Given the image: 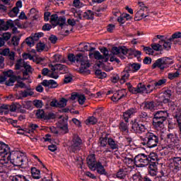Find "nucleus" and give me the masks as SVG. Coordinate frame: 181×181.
Returning a JSON list of instances; mask_svg holds the SVG:
<instances>
[{"label": "nucleus", "instance_id": "nucleus-57", "mask_svg": "<svg viewBox=\"0 0 181 181\" xmlns=\"http://www.w3.org/2000/svg\"><path fill=\"white\" fill-rule=\"evenodd\" d=\"M124 162L127 165H135V157L134 159L126 157L124 158Z\"/></svg>", "mask_w": 181, "mask_h": 181}, {"label": "nucleus", "instance_id": "nucleus-50", "mask_svg": "<svg viewBox=\"0 0 181 181\" xmlns=\"http://www.w3.org/2000/svg\"><path fill=\"white\" fill-rule=\"evenodd\" d=\"M166 79H160L157 82H153L154 87H160V86L166 84Z\"/></svg>", "mask_w": 181, "mask_h": 181}, {"label": "nucleus", "instance_id": "nucleus-20", "mask_svg": "<svg viewBox=\"0 0 181 181\" xmlns=\"http://www.w3.org/2000/svg\"><path fill=\"white\" fill-rule=\"evenodd\" d=\"M148 118L149 117L148 116V113H146V112H140L134 121H137L139 122H147Z\"/></svg>", "mask_w": 181, "mask_h": 181}, {"label": "nucleus", "instance_id": "nucleus-24", "mask_svg": "<svg viewBox=\"0 0 181 181\" xmlns=\"http://www.w3.org/2000/svg\"><path fill=\"white\" fill-rule=\"evenodd\" d=\"M29 176L28 175H23L21 174L16 175L13 176L11 180L12 181H29Z\"/></svg>", "mask_w": 181, "mask_h": 181}, {"label": "nucleus", "instance_id": "nucleus-59", "mask_svg": "<svg viewBox=\"0 0 181 181\" xmlns=\"http://www.w3.org/2000/svg\"><path fill=\"white\" fill-rule=\"evenodd\" d=\"M100 146H103V148H105L107 146V143L108 144V138L105 137V138H100Z\"/></svg>", "mask_w": 181, "mask_h": 181}, {"label": "nucleus", "instance_id": "nucleus-38", "mask_svg": "<svg viewBox=\"0 0 181 181\" xmlns=\"http://www.w3.org/2000/svg\"><path fill=\"white\" fill-rule=\"evenodd\" d=\"M172 40H170V38H169L167 40H164V43L163 45V49H165V50H170L172 48Z\"/></svg>", "mask_w": 181, "mask_h": 181}, {"label": "nucleus", "instance_id": "nucleus-11", "mask_svg": "<svg viewBox=\"0 0 181 181\" xmlns=\"http://www.w3.org/2000/svg\"><path fill=\"white\" fill-rule=\"evenodd\" d=\"M148 12L149 9L148 6H143V8H140V9L136 13L134 16V21H141L144 18H146L148 15H145L144 12Z\"/></svg>", "mask_w": 181, "mask_h": 181}, {"label": "nucleus", "instance_id": "nucleus-44", "mask_svg": "<svg viewBox=\"0 0 181 181\" xmlns=\"http://www.w3.org/2000/svg\"><path fill=\"white\" fill-rule=\"evenodd\" d=\"M58 108H64L67 105V99L62 98L57 103Z\"/></svg>", "mask_w": 181, "mask_h": 181}, {"label": "nucleus", "instance_id": "nucleus-63", "mask_svg": "<svg viewBox=\"0 0 181 181\" xmlns=\"http://www.w3.org/2000/svg\"><path fill=\"white\" fill-rule=\"evenodd\" d=\"M51 29H52V25L49 23H45L43 25L42 30H43L44 32H49V30H50Z\"/></svg>", "mask_w": 181, "mask_h": 181}, {"label": "nucleus", "instance_id": "nucleus-19", "mask_svg": "<svg viewBox=\"0 0 181 181\" xmlns=\"http://www.w3.org/2000/svg\"><path fill=\"white\" fill-rule=\"evenodd\" d=\"M173 171L175 173L179 172L181 169V157H174L173 158Z\"/></svg>", "mask_w": 181, "mask_h": 181}, {"label": "nucleus", "instance_id": "nucleus-27", "mask_svg": "<svg viewBox=\"0 0 181 181\" xmlns=\"http://www.w3.org/2000/svg\"><path fill=\"white\" fill-rule=\"evenodd\" d=\"M167 119H153V125L155 128H162L163 127V122Z\"/></svg>", "mask_w": 181, "mask_h": 181}, {"label": "nucleus", "instance_id": "nucleus-47", "mask_svg": "<svg viewBox=\"0 0 181 181\" xmlns=\"http://www.w3.org/2000/svg\"><path fill=\"white\" fill-rule=\"evenodd\" d=\"M15 24L13 23V21L12 20H8L6 21L4 25V30H8L9 28H14Z\"/></svg>", "mask_w": 181, "mask_h": 181}, {"label": "nucleus", "instance_id": "nucleus-17", "mask_svg": "<svg viewBox=\"0 0 181 181\" xmlns=\"http://www.w3.org/2000/svg\"><path fill=\"white\" fill-rule=\"evenodd\" d=\"M139 69H141V64L139 63L128 64L125 67L126 71H129L130 73H136Z\"/></svg>", "mask_w": 181, "mask_h": 181}, {"label": "nucleus", "instance_id": "nucleus-43", "mask_svg": "<svg viewBox=\"0 0 181 181\" xmlns=\"http://www.w3.org/2000/svg\"><path fill=\"white\" fill-rule=\"evenodd\" d=\"M180 76V72L179 71H176L175 73H168V78L169 80H175V78H177Z\"/></svg>", "mask_w": 181, "mask_h": 181}, {"label": "nucleus", "instance_id": "nucleus-60", "mask_svg": "<svg viewBox=\"0 0 181 181\" xmlns=\"http://www.w3.org/2000/svg\"><path fill=\"white\" fill-rule=\"evenodd\" d=\"M19 40H21L19 37L14 36L11 39V43L14 46H18L19 45Z\"/></svg>", "mask_w": 181, "mask_h": 181}, {"label": "nucleus", "instance_id": "nucleus-51", "mask_svg": "<svg viewBox=\"0 0 181 181\" xmlns=\"http://www.w3.org/2000/svg\"><path fill=\"white\" fill-rule=\"evenodd\" d=\"M155 85L153 84V82L152 83V85L148 84L147 85V86H146V94H151V93H152L153 91V89L155 88Z\"/></svg>", "mask_w": 181, "mask_h": 181}, {"label": "nucleus", "instance_id": "nucleus-32", "mask_svg": "<svg viewBox=\"0 0 181 181\" xmlns=\"http://www.w3.org/2000/svg\"><path fill=\"white\" fill-rule=\"evenodd\" d=\"M98 122V119L94 116H90L85 121L86 125H95Z\"/></svg>", "mask_w": 181, "mask_h": 181}, {"label": "nucleus", "instance_id": "nucleus-34", "mask_svg": "<svg viewBox=\"0 0 181 181\" xmlns=\"http://www.w3.org/2000/svg\"><path fill=\"white\" fill-rule=\"evenodd\" d=\"M153 114L158 115V117H161V118H164L165 119H168V117H169V113H168V111L166 110L157 111Z\"/></svg>", "mask_w": 181, "mask_h": 181}, {"label": "nucleus", "instance_id": "nucleus-36", "mask_svg": "<svg viewBox=\"0 0 181 181\" xmlns=\"http://www.w3.org/2000/svg\"><path fill=\"white\" fill-rule=\"evenodd\" d=\"M93 56L96 60H103V59H104V56L102 55L99 51H95L94 53L89 54V57H93Z\"/></svg>", "mask_w": 181, "mask_h": 181}, {"label": "nucleus", "instance_id": "nucleus-29", "mask_svg": "<svg viewBox=\"0 0 181 181\" xmlns=\"http://www.w3.org/2000/svg\"><path fill=\"white\" fill-rule=\"evenodd\" d=\"M148 156V165H153V163H156L158 160V156L155 153H151Z\"/></svg>", "mask_w": 181, "mask_h": 181}, {"label": "nucleus", "instance_id": "nucleus-54", "mask_svg": "<svg viewBox=\"0 0 181 181\" xmlns=\"http://www.w3.org/2000/svg\"><path fill=\"white\" fill-rule=\"evenodd\" d=\"M131 181H142V176L139 173L133 175Z\"/></svg>", "mask_w": 181, "mask_h": 181}, {"label": "nucleus", "instance_id": "nucleus-4", "mask_svg": "<svg viewBox=\"0 0 181 181\" xmlns=\"http://www.w3.org/2000/svg\"><path fill=\"white\" fill-rule=\"evenodd\" d=\"M170 64H172V62L170 58L162 57L156 60L155 63L153 64L151 69H153L158 67L160 70H165V69H168Z\"/></svg>", "mask_w": 181, "mask_h": 181}, {"label": "nucleus", "instance_id": "nucleus-16", "mask_svg": "<svg viewBox=\"0 0 181 181\" xmlns=\"http://www.w3.org/2000/svg\"><path fill=\"white\" fill-rule=\"evenodd\" d=\"M42 86L44 87H48V88H57L59 87V84H57V82L53 79L50 80H46L45 79L41 83Z\"/></svg>", "mask_w": 181, "mask_h": 181}, {"label": "nucleus", "instance_id": "nucleus-37", "mask_svg": "<svg viewBox=\"0 0 181 181\" xmlns=\"http://www.w3.org/2000/svg\"><path fill=\"white\" fill-rule=\"evenodd\" d=\"M137 89L139 93H142V94H146V86L145 84L140 83L137 85Z\"/></svg>", "mask_w": 181, "mask_h": 181}, {"label": "nucleus", "instance_id": "nucleus-2", "mask_svg": "<svg viewBox=\"0 0 181 181\" xmlns=\"http://www.w3.org/2000/svg\"><path fill=\"white\" fill-rule=\"evenodd\" d=\"M83 54H78L74 55V54H68V60L71 62V63H81V67L79 68L80 73H88L90 74V70H88V67H90V64L86 63L83 61Z\"/></svg>", "mask_w": 181, "mask_h": 181}, {"label": "nucleus", "instance_id": "nucleus-58", "mask_svg": "<svg viewBox=\"0 0 181 181\" xmlns=\"http://www.w3.org/2000/svg\"><path fill=\"white\" fill-rule=\"evenodd\" d=\"M78 103L83 105L86 103V96L84 95H78Z\"/></svg>", "mask_w": 181, "mask_h": 181}, {"label": "nucleus", "instance_id": "nucleus-13", "mask_svg": "<svg viewBox=\"0 0 181 181\" xmlns=\"http://www.w3.org/2000/svg\"><path fill=\"white\" fill-rule=\"evenodd\" d=\"M68 120V117H64L59 121V128L61 129V131H62L63 134H69V124L67 123Z\"/></svg>", "mask_w": 181, "mask_h": 181}, {"label": "nucleus", "instance_id": "nucleus-23", "mask_svg": "<svg viewBox=\"0 0 181 181\" xmlns=\"http://www.w3.org/2000/svg\"><path fill=\"white\" fill-rule=\"evenodd\" d=\"M148 173L149 175L153 177L158 175V166L156 165V163H153V164L149 165Z\"/></svg>", "mask_w": 181, "mask_h": 181}, {"label": "nucleus", "instance_id": "nucleus-42", "mask_svg": "<svg viewBox=\"0 0 181 181\" xmlns=\"http://www.w3.org/2000/svg\"><path fill=\"white\" fill-rule=\"evenodd\" d=\"M37 128H39V126L37 124L30 123L28 125V132H27L28 134H33V132L36 131Z\"/></svg>", "mask_w": 181, "mask_h": 181}, {"label": "nucleus", "instance_id": "nucleus-35", "mask_svg": "<svg viewBox=\"0 0 181 181\" xmlns=\"http://www.w3.org/2000/svg\"><path fill=\"white\" fill-rule=\"evenodd\" d=\"M18 80V76H13L11 77H10V78L6 81L5 82V84L8 86V87H11L12 86H13V83Z\"/></svg>", "mask_w": 181, "mask_h": 181}, {"label": "nucleus", "instance_id": "nucleus-61", "mask_svg": "<svg viewBox=\"0 0 181 181\" xmlns=\"http://www.w3.org/2000/svg\"><path fill=\"white\" fill-rule=\"evenodd\" d=\"M143 50L146 53V54H153V49L152 48H151L150 47L145 46H143Z\"/></svg>", "mask_w": 181, "mask_h": 181}, {"label": "nucleus", "instance_id": "nucleus-55", "mask_svg": "<svg viewBox=\"0 0 181 181\" xmlns=\"http://www.w3.org/2000/svg\"><path fill=\"white\" fill-rule=\"evenodd\" d=\"M33 105L36 108H42L43 107V102L40 100H35L33 101Z\"/></svg>", "mask_w": 181, "mask_h": 181}, {"label": "nucleus", "instance_id": "nucleus-25", "mask_svg": "<svg viewBox=\"0 0 181 181\" xmlns=\"http://www.w3.org/2000/svg\"><path fill=\"white\" fill-rule=\"evenodd\" d=\"M128 175V168H121L117 173L118 179H124Z\"/></svg>", "mask_w": 181, "mask_h": 181}, {"label": "nucleus", "instance_id": "nucleus-48", "mask_svg": "<svg viewBox=\"0 0 181 181\" xmlns=\"http://www.w3.org/2000/svg\"><path fill=\"white\" fill-rule=\"evenodd\" d=\"M168 106V108H170V110L173 111V110H176V107H177V102L170 100Z\"/></svg>", "mask_w": 181, "mask_h": 181}, {"label": "nucleus", "instance_id": "nucleus-15", "mask_svg": "<svg viewBox=\"0 0 181 181\" xmlns=\"http://www.w3.org/2000/svg\"><path fill=\"white\" fill-rule=\"evenodd\" d=\"M11 150L9 146L5 143L0 141V156H6V155H10Z\"/></svg>", "mask_w": 181, "mask_h": 181}, {"label": "nucleus", "instance_id": "nucleus-45", "mask_svg": "<svg viewBox=\"0 0 181 181\" xmlns=\"http://www.w3.org/2000/svg\"><path fill=\"white\" fill-rule=\"evenodd\" d=\"M35 115H36L37 118H38L40 119H45V117L46 115H45V111L43 110L39 109L38 110H37Z\"/></svg>", "mask_w": 181, "mask_h": 181}, {"label": "nucleus", "instance_id": "nucleus-6", "mask_svg": "<svg viewBox=\"0 0 181 181\" xmlns=\"http://www.w3.org/2000/svg\"><path fill=\"white\" fill-rule=\"evenodd\" d=\"M134 163L136 168H145L149 165V156L145 153H139L135 156Z\"/></svg>", "mask_w": 181, "mask_h": 181}, {"label": "nucleus", "instance_id": "nucleus-46", "mask_svg": "<svg viewBox=\"0 0 181 181\" xmlns=\"http://www.w3.org/2000/svg\"><path fill=\"white\" fill-rule=\"evenodd\" d=\"M151 49L156 52H162V50H163V47L160 46V44L153 43L151 44Z\"/></svg>", "mask_w": 181, "mask_h": 181}, {"label": "nucleus", "instance_id": "nucleus-26", "mask_svg": "<svg viewBox=\"0 0 181 181\" xmlns=\"http://www.w3.org/2000/svg\"><path fill=\"white\" fill-rule=\"evenodd\" d=\"M107 144L109 145L110 149H118L119 146H118V141L114 140V139L110 137L107 138Z\"/></svg>", "mask_w": 181, "mask_h": 181}, {"label": "nucleus", "instance_id": "nucleus-39", "mask_svg": "<svg viewBox=\"0 0 181 181\" xmlns=\"http://www.w3.org/2000/svg\"><path fill=\"white\" fill-rule=\"evenodd\" d=\"M144 108H146V110H150V111H152L153 110H156L155 109V102H153V101L146 102L144 103Z\"/></svg>", "mask_w": 181, "mask_h": 181}, {"label": "nucleus", "instance_id": "nucleus-10", "mask_svg": "<svg viewBox=\"0 0 181 181\" xmlns=\"http://www.w3.org/2000/svg\"><path fill=\"white\" fill-rule=\"evenodd\" d=\"M86 163L90 170H95V166H97V160L95 159V154H90L86 158Z\"/></svg>", "mask_w": 181, "mask_h": 181}, {"label": "nucleus", "instance_id": "nucleus-53", "mask_svg": "<svg viewBox=\"0 0 181 181\" xmlns=\"http://www.w3.org/2000/svg\"><path fill=\"white\" fill-rule=\"evenodd\" d=\"M33 94H35L33 91H30V92H28L26 90L21 91V95H22L23 98H26V97L29 95H33Z\"/></svg>", "mask_w": 181, "mask_h": 181}, {"label": "nucleus", "instance_id": "nucleus-3", "mask_svg": "<svg viewBox=\"0 0 181 181\" xmlns=\"http://www.w3.org/2000/svg\"><path fill=\"white\" fill-rule=\"evenodd\" d=\"M8 159H10L11 163L14 166H23L28 160L26 156L22 155L18 151H13L10 153Z\"/></svg>", "mask_w": 181, "mask_h": 181}, {"label": "nucleus", "instance_id": "nucleus-64", "mask_svg": "<svg viewBox=\"0 0 181 181\" xmlns=\"http://www.w3.org/2000/svg\"><path fill=\"white\" fill-rule=\"evenodd\" d=\"M56 118V115L54 113H48L47 115H45L44 119H54Z\"/></svg>", "mask_w": 181, "mask_h": 181}, {"label": "nucleus", "instance_id": "nucleus-31", "mask_svg": "<svg viewBox=\"0 0 181 181\" xmlns=\"http://www.w3.org/2000/svg\"><path fill=\"white\" fill-rule=\"evenodd\" d=\"M31 176L33 179H40V170L36 168H31Z\"/></svg>", "mask_w": 181, "mask_h": 181}, {"label": "nucleus", "instance_id": "nucleus-40", "mask_svg": "<svg viewBox=\"0 0 181 181\" xmlns=\"http://www.w3.org/2000/svg\"><path fill=\"white\" fill-rule=\"evenodd\" d=\"M119 129L122 132H128V122H120Z\"/></svg>", "mask_w": 181, "mask_h": 181}, {"label": "nucleus", "instance_id": "nucleus-9", "mask_svg": "<svg viewBox=\"0 0 181 181\" xmlns=\"http://www.w3.org/2000/svg\"><path fill=\"white\" fill-rule=\"evenodd\" d=\"M132 122V129L134 134H144L148 129L146 125L141 123V122L134 120Z\"/></svg>", "mask_w": 181, "mask_h": 181}, {"label": "nucleus", "instance_id": "nucleus-21", "mask_svg": "<svg viewBox=\"0 0 181 181\" xmlns=\"http://www.w3.org/2000/svg\"><path fill=\"white\" fill-rule=\"evenodd\" d=\"M95 169L99 175H104L105 176H107V175H108V173L105 171V168H104V165L101 163V162L96 163L95 170Z\"/></svg>", "mask_w": 181, "mask_h": 181}, {"label": "nucleus", "instance_id": "nucleus-52", "mask_svg": "<svg viewBox=\"0 0 181 181\" xmlns=\"http://www.w3.org/2000/svg\"><path fill=\"white\" fill-rule=\"evenodd\" d=\"M45 47H46V45L43 42H39L36 45L37 52H43L45 50Z\"/></svg>", "mask_w": 181, "mask_h": 181}, {"label": "nucleus", "instance_id": "nucleus-18", "mask_svg": "<svg viewBox=\"0 0 181 181\" xmlns=\"http://www.w3.org/2000/svg\"><path fill=\"white\" fill-rule=\"evenodd\" d=\"M167 139L170 142L171 146L175 145V144L180 142V139H179V136H177V134L169 133L167 134Z\"/></svg>", "mask_w": 181, "mask_h": 181}, {"label": "nucleus", "instance_id": "nucleus-8", "mask_svg": "<svg viewBox=\"0 0 181 181\" xmlns=\"http://www.w3.org/2000/svg\"><path fill=\"white\" fill-rule=\"evenodd\" d=\"M50 23L54 25V26L59 25L62 28H64V26H69V24L66 23V17H59L57 14H52L51 16Z\"/></svg>", "mask_w": 181, "mask_h": 181}, {"label": "nucleus", "instance_id": "nucleus-49", "mask_svg": "<svg viewBox=\"0 0 181 181\" xmlns=\"http://www.w3.org/2000/svg\"><path fill=\"white\" fill-rule=\"evenodd\" d=\"M130 52L132 54H130L132 56H134V57H137V59H141V55L142 54V52L139 50H132V49H130Z\"/></svg>", "mask_w": 181, "mask_h": 181}, {"label": "nucleus", "instance_id": "nucleus-7", "mask_svg": "<svg viewBox=\"0 0 181 181\" xmlns=\"http://www.w3.org/2000/svg\"><path fill=\"white\" fill-rule=\"evenodd\" d=\"M81 145H83V140H81V138L77 134H74L72 144L69 147L71 152L77 153V151L81 149Z\"/></svg>", "mask_w": 181, "mask_h": 181}, {"label": "nucleus", "instance_id": "nucleus-41", "mask_svg": "<svg viewBox=\"0 0 181 181\" xmlns=\"http://www.w3.org/2000/svg\"><path fill=\"white\" fill-rule=\"evenodd\" d=\"M26 62L23 61L22 59H19L17 60V62L15 64L16 70H21V67H23V64H25Z\"/></svg>", "mask_w": 181, "mask_h": 181}, {"label": "nucleus", "instance_id": "nucleus-33", "mask_svg": "<svg viewBox=\"0 0 181 181\" xmlns=\"http://www.w3.org/2000/svg\"><path fill=\"white\" fill-rule=\"evenodd\" d=\"M57 69L58 70V71H60L61 74H66V73H68L69 71V69H67V66L62 64H57Z\"/></svg>", "mask_w": 181, "mask_h": 181}, {"label": "nucleus", "instance_id": "nucleus-5", "mask_svg": "<svg viewBox=\"0 0 181 181\" xmlns=\"http://www.w3.org/2000/svg\"><path fill=\"white\" fill-rule=\"evenodd\" d=\"M129 52H131V49H129L125 46L112 47V53L113 56H118L119 57H120V59H122V60H124L125 59V56H127L128 53L131 55V53H129Z\"/></svg>", "mask_w": 181, "mask_h": 181}, {"label": "nucleus", "instance_id": "nucleus-28", "mask_svg": "<svg viewBox=\"0 0 181 181\" xmlns=\"http://www.w3.org/2000/svg\"><path fill=\"white\" fill-rule=\"evenodd\" d=\"M83 18L87 21H93L94 19V12L91 10H88L83 13Z\"/></svg>", "mask_w": 181, "mask_h": 181}, {"label": "nucleus", "instance_id": "nucleus-12", "mask_svg": "<svg viewBox=\"0 0 181 181\" xmlns=\"http://www.w3.org/2000/svg\"><path fill=\"white\" fill-rule=\"evenodd\" d=\"M124 93H125V89L118 90L115 91L111 98L112 101H113L114 103H117V101H119V100L124 98L126 95Z\"/></svg>", "mask_w": 181, "mask_h": 181}, {"label": "nucleus", "instance_id": "nucleus-62", "mask_svg": "<svg viewBox=\"0 0 181 181\" xmlns=\"http://www.w3.org/2000/svg\"><path fill=\"white\" fill-rule=\"evenodd\" d=\"M49 67H51V73H54V76H59V74H57L56 71V70H57V64H56L55 65L49 64Z\"/></svg>", "mask_w": 181, "mask_h": 181}, {"label": "nucleus", "instance_id": "nucleus-30", "mask_svg": "<svg viewBox=\"0 0 181 181\" xmlns=\"http://www.w3.org/2000/svg\"><path fill=\"white\" fill-rule=\"evenodd\" d=\"M129 73H131L129 71L125 70L122 72V78H120V83L121 84H124L128 78H129Z\"/></svg>", "mask_w": 181, "mask_h": 181}, {"label": "nucleus", "instance_id": "nucleus-22", "mask_svg": "<svg viewBox=\"0 0 181 181\" xmlns=\"http://www.w3.org/2000/svg\"><path fill=\"white\" fill-rule=\"evenodd\" d=\"M42 76H47V77L54 78L55 80H57V78L59 77V75H54V73H52V71L49 70L47 68L42 69Z\"/></svg>", "mask_w": 181, "mask_h": 181}, {"label": "nucleus", "instance_id": "nucleus-14", "mask_svg": "<svg viewBox=\"0 0 181 181\" xmlns=\"http://www.w3.org/2000/svg\"><path fill=\"white\" fill-rule=\"evenodd\" d=\"M136 112H138V109H136V107H131L124 112L123 113V117L125 122H129V118H131V117L134 114H136Z\"/></svg>", "mask_w": 181, "mask_h": 181}, {"label": "nucleus", "instance_id": "nucleus-1", "mask_svg": "<svg viewBox=\"0 0 181 181\" xmlns=\"http://www.w3.org/2000/svg\"><path fill=\"white\" fill-rule=\"evenodd\" d=\"M141 144L147 148H156L159 145V136L152 132L146 133L144 137H141Z\"/></svg>", "mask_w": 181, "mask_h": 181}, {"label": "nucleus", "instance_id": "nucleus-56", "mask_svg": "<svg viewBox=\"0 0 181 181\" xmlns=\"http://www.w3.org/2000/svg\"><path fill=\"white\" fill-rule=\"evenodd\" d=\"M181 37V33L180 32H176L175 33L173 34L172 36L170 37V40H175V39H180Z\"/></svg>", "mask_w": 181, "mask_h": 181}]
</instances>
